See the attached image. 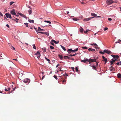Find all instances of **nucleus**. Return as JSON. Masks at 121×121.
I'll return each instance as SVG.
<instances>
[{
    "label": "nucleus",
    "instance_id": "obj_1",
    "mask_svg": "<svg viewBox=\"0 0 121 121\" xmlns=\"http://www.w3.org/2000/svg\"><path fill=\"white\" fill-rule=\"evenodd\" d=\"M35 55L36 56V57H37L38 59L41 56L40 54L38 51L37 53L35 54Z\"/></svg>",
    "mask_w": 121,
    "mask_h": 121
},
{
    "label": "nucleus",
    "instance_id": "obj_2",
    "mask_svg": "<svg viewBox=\"0 0 121 121\" xmlns=\"http://www.w3.org/2000/svg\"><path fill=\"white\" fill-rule=\"evenodd\" d=\"M23 81L24 82L26 83H29L30 82V80L28 78H26L25 79H24Z\"/></svg>",
    "mask_w": 121,
    "mask_h": 121
},
{
    "label": "nucleus",
    "instance_id": "obj_3",
    "mask_svg": "<svg viewBox=\"0 0 121 121\" xmlns=\"http://www.w3.org/2000/svg\"><path fill=\"white\" fill-rule=\"evenodd\" d=\"M106 2L108 4L110 5L113 3V1L112 0H107Z\"/></svg>",
    "mask_w": 121,
    "mask_h": 121
},
{
    "label": "nucleus",
    "instance_id": "obj_4",
    "mask_svg": "<svg viewBox=\"0 0 121 121\" xmlns=\"http://www.w3.org/2000/svg\"><path fill=\"white\" fill-rule=\"evenodd\" d=\"M5 15L7 18H9L10 19H12L11 16L10 14L6 13L5 14Z\"/></svg>",
    "mask_w": 121,
    "mask_h": 121
},
{
    "label": "nucleus",
    "instance_id": "obj_5",
    "mask_svg": "<svg viewBox=\"0 0 121 121\" xmlns=\"http://www.w3.org/2000/svg\"><path fill=\"white\" fill-rule=\"evenodd\" d=\"M103 51L105 53H106L108 54L112 53L109 50L105 49Z\"/></svg>",
    "mask_w": 121,
    "mask_h": 121
},
{
    "label": "nucleus",
    "instance_id": "obj_6",
    "mask_svg": "<svg viewBox=\"0 0 121 121\" xmlns=\"http://www.w3.org/2000/svg\"><path fill=\"white\" fill-rule=\"evenodd\" d=\"M95 16L94 17H91L88 18H85L84 19V21H87L92 19V18H95Z\"/></svg>",
    "mask_w": 121,
    "mask_h": 121
},
{
    "label": "nucleus",
    "instance_id": "obj_7",
    "mask_svg": "<svg viewBox=\"0 0 121 121\" xmlns=\"http://www.w3.org/2000/svg\"><path fill=\"white\" fill-rule=\"evenodd\" d=\"M10 13L13 15H16L15 10L14 9H13L12 11L10 12Z\"/></svg>",
    "mask_w": 121,
    "mask_h": 121
},
{
    "label": "nucleus",
    "instance_id": "obj_8",
    "mask_svg": "<svg viewBox=\"0 0 121 121\" xmlns=\"http://www.w3.org/2000/svg\"><path fill=\"white\" fill-rule=\"evenodd\" d=\"M102 57L103 59L105 61V63H106L107 62L108 60L106 58H105L103 56H102Z\"/></svg>",
    "mask_w": 121,
    "mask_h": 121
},
{
    "label": "nucleus",
    "instance_id": "obj_9",
    "mask_svg": "<svg viewBox=\"0 0 121 121\" xmlns=\"http://www.w3.org/2000/svg\"><path fill=\"white\" fill-rule=\"evenodd\" d=\"M88 61V59H86L85 60H81V61L82 62L86 63V61Z\"/></svg>",
    "mask_w": 121,
    "mask_h": 121
},
{
    "label": "nucleus",
    "instance_id": "obj_10",
    "mask_svg": "<svg viewBox=\"0 0 121 121\" xmlns=\"http://www.w3.org/2000/svg\"><path fill=\"white\" fill-rule=\"evenodd\" d=\"M20 15L21 17H24V18H26V19L27 17H26V16H25V15L22 13H20Z\"/></svg>",
    "mask_w": 121,
    "mask_h": 121
},
{
    "label": "nucleus",
    "instance_id": "obj_11",
    "mask_svg": "<svg viewBox=\"0 0 121 121\" xmlns=\"http://www.w3.org/2000/svg\"><path fill=\"white\" fill-rule=\"evenodd\" d=\"M90 60L91 61V62H96V59H92L90 58Z\"/></svg>",
    "mask_w": 121,
    "mask_h": 121
},
{
    "label": "nucleus",
    "instance_id": "obj_12",
    "mask_svg": "<svg viewBox=\"0 0 121 121\" xmlns=\"http://www.w3.org/2000/svg\"><path fill=\"white\" fill-rule=\"evenodd\" d=\"M83 28L81 27L80 28V32L81 33H82L83 31Z\"/></svg>",
    "mask_w": 121,
    "mask_h": 121
},
{
    "label": "nucleus",
    "instance_id": "obj_13",
    "mask_svg": "<svg viewBox=\"0 0 121 121\" xmlns=\"http://www.w3.org/2000/svg\"><path fill=\"white\" fill-rule=\"evenodd\" d=\"M72 49H69L67 50V52H68V53L69 54L71 52H72Z\"/></svg>",
    "mask_w": 121,
    "mask_h": 121
},
{
    "label": "nucleus",
    "instance_id": "obj_14",
    "mask_svg": "<svg viewBox=\"0 0 121 121\" xmlns=\"http://www.w3.org/2000/svg\"><path fill=\"white\" fill-rule=\"evenodd\" d=\"M12 19L13 20L17 22L19 20L17 18H14V19H13V18H12Z\"/></svg>",
    "mask_w": 121,
    "mask_h": 121
},
{
    "label": "nucleus",
    "instance_id": "obj_15",
    "mask_svg": "<svg viewBox=\"0 0 121 121\" xmlns=\"http://www.w3.org/2000/svg\"><path fill=\"white\" fill-rule=\"evenodd\" d=\"M91 15L92 16H94V17L95 16V18L96 17V16H97V14L93 13H91Z\"/></svg>",
    "mask_w": 121,
    "mask_h": 121
},
{
    "label": "nucleus",
    "instance_id": "obj_16",
    "mask_svg": "<svg viewBox=\"0 0 121 121\" xmlns=\"http://www.w3.org/2000/svg\"><path fill=\"white\" fill-rule=\"evenodd\" d=\"M117 76L118 78H121V74L120 73H119L117 75Z\"/></svg>",
    "mask_w": 121,
    "mask_h": 121
},
{
    "label": "nucleus",
    "instance_id": "obj_17",
    "mask_svg": "<svg viewBox=\"0 0 121 121\" xmlns=\"http://www.w3.org/2000/svg\"><path fill=\"white\" fill-rule=\"evenodd\" d=\"M93 68V69H95V70L97 71V69L96 68V67L94 65H93V66H92Z\"/></svg>",
    "mask_w": 121,
    "mask_h": 121
},
{
    "label": "nucleus",
    "instance_id": "obj_18",
    "mask_svg": "<svg viewBox=\"0 0 121 121\" xmlns=\"http://www.w3.org/2000/svg\"><path fill=\"white\" fill-rule=\"evenodd\" d=\"M28 21L30 23L32 22V23H34V21L33 20L29 19Z\"/></svg>",
    "mask_w": 121,
    "mask_h": 121
},
{
    "label": "nucleus",
    "instance_id": "obj_19",
    "mask_svg": "<svg viewBox=\"0 0 121 121\" xmlns=\"http://www.w3.org/2000/svg\"><path fill=\"white\" fill-rule=\"evenodd\" d=\"M4 90L6 91H10V88H8V89H7L6 88H5V89Z\"/></svg>",
    "mask_w": 121,
    "mask_h": 121
},
{
    "label": "nucleus",
    "instance_id": "obj_20",
    "mask_svg": "<svg viewBox=\"0 0 121 121\" xmlns=\"http://www.w3.org/2000/svg\"><path fill=\"white\" fill-rule=\"evenodd\" d=\"M38 29L39 30H41V31H44L45 30H44L43 29H41L39 27L38 28Z\"/></svg>",
    "mask_w": 121,
    "mask_h": 121
},
{
    "label": "nucleus",
    "instance_id": "obj_21",
    "mask_svg": "<svg viewBox=\"0 0 121 121\" xmlns=\"http://www.w3.org/2000/svg\"><path fill=\"white\" fill-rule=\"evenodd\" d=\"M119 57V56H118L115 55V58H114L115 59V60H117V59H118Z\"/></svg>",
    "mask_w": 121,
    "mask_h": 121
},
{
    "label": "nucleus",
    "instance_id": "obj_22",
    "mask_svg": "<svg viewBox=\"0 0 121 121\" xmlns=\"http://www.w3.org/2000/svg\"><path fill=\"white\" fill-rule=\"evenodd\" d=\"M36 31L37 32V34H38L39 33H41V34H43L44 33V32H41V31L39 32V31H38L37 30H36Z\"/></svg>",
    "mask_w": 121,
    "mask_h": 121
},
{
    "label": "nucleus",
    "instance_id": "obj_23",
    "mask_svg": "<svg viewBox=\"0 0 121 121\" xmlns=\"http://www.w3.org/2000/svg\"><path fill=\"white\" fill-rule=\"evenodd\" d=\"M64 58L65 59L68 58V59H69L70 58V57L67 56H64Z\"/></svg>",
    "mask_w": 121,
    "mask_h": 121
},
{
    "label": "nucleus",
    "instance_id": "obj_24",
    "mask_svg": "<svg viewBox=\"0 0 121 121\" xmlns=\"http://www.w3.org/2000/svg\"><path fill=\"white\" fill-rule=\"evenodd\" d=\"M88 50L89 51H95V49H92L91 48H90L88 49Z\"/></svg>",
    "mask_w": 121,
    "mask_h": 121
},
{
    "label": "nucleus",
    "instance_id": "obj_25",
    "mask_svg": "<svg viewBox=\"0 0 121 121\" xmlns=\"http://www.w3.org/2000/svg\"><path fill=\"white\" fill-rule=\"evenodd\" d=\"M76 55V54H73V55H72V54L68 55V54L67 55H68V56H75Z\"/></svg>",
    "mask_w": 121,
    "mask_h": 121
},
{
    "label": "nucleus",
    "instance_id": "obj_26",
    "mask_svg": "<svg viewBox=\"0 0 121 121\" xmlns=\"http://www.w3.org/2000/svg\"><path fill=\"white\" fill-rule=\"evenodd\" d=\"M60 46L64 51H65L66 50V49L62 45H60Z\"/></svg>",
    "mask_w": 121,
    "mask_h": 121
},
{
    "label": "nucleus",
    "instance_id": "obj_27",
    "mask_svg": "<svg viewBox=\"0 0 121 121\" xmlns=\"http://www.w3.org/2000/svg\"><path fill=\"white\" fill-rule=\"evenodd\" d=\"M28 12L29 13V15L30 14H31V13H32V11H31V9L29 10H28Z\"/></svg>",
    "mask_w": 121,
    "mask_h": 121
},
{
    "label": "nucleus",
    "instance_id": "obj_28",
    "mask_svg": "<svg viewBox=\"0 0 121 121\" xmlns=\"http://www.w3.org/2000/svg\"><path fill=\"white\" fill-rule=\"evenodd\" d=\"M90 44L91 45L97 46V45L95 43H90Z\"/></svg>",
    "mask_w": 121,
    "mask_h": 121
},
{
    "label": "nucleus",
    "instance_id": "obj_29",
    "mask_svg": "<svg viewBox=\"0 0 121 121\" xmlns=\"http://www.w3.org/2000/svg\"><path fill=\"white\" fill-rule=\"evenodd\" d=\"M44 22H47L50 24H51V22L48 21H44Z\"/></svg>",
    "mask_w": 121,
    "mask_h": 121
},
{
    "label": "nucleus",
    "instance_id": "obj_30",
    "mask_svg": "<svg viewBox=\"0 0 121 121\" xmlns=\"http://www.w3.org/2000/svg\"><path fill=\"white\" fill-rule=\"evenodd\" d=\"M59 57H60V59L61 60H62L63 59L62 56L61 55H59Z\"/></svg>",
    "mask_w": 121,
    "mask_h": 121
},
{
    "label": "nucleus",
    "instance_id": "obj_31",
    "mask_svg": "<svg viewBox=\"0 0 121 121\" xmlns=\"http://www.w3.org/2000/svg\"><path fill=\"white\" fill-rule=\"evenodd\" d=\"M24 24L26 25V26L27 27H28V23H24Z\"/></svg>",
    "mask_w": 121,
    "mask_h": 121
},
{
    "label": "nucleus",
    "instance_id": "obj_32",
    "mask_svg": "<svg viewBox=\"0 0 121 121\" xmlns=\"http://www.w3.org/2000/svg\"><path fill=\"white\" fill-rule=\"evenodd\" d=\"M89 30H87L86 31H84V33L85 34H87V33L88 32V31Z\"/></svg>",
    "mask_w": 121,
    "mask_h": 121
},
{
    "label": "nucleus",
    "instance_id": "obj_33",
    "mask_svg": "<svg viewBox=\"0 0 121 121\" xmlns=\"http://www.w3.org/2000/svg\"><path fill=\"white\" fill-rule=\"evenodd\" d=\"M44 33L43 34H46L47 35L49 36V34L48 32H44Z\"/></svg>",
    "mask_w": 121,
    "mask_h": 121
},
{
    "label": "nucleus",
    "instance_id": "obj_34",
    "mask_svg": "<svg viewBox=\"0 0 121 121\" xmlns=\"http://www.w3.org/2000/svg\"><path fill=\"white\" fill-rule=\"evenodd\" d=\"M45 59H46V60L48 61V63H50V61H49L50 60L49 59L47 58L46 57H45Z\"/></svg>",
    "mask_w": 121,
    "mask_h": 121
},
{
    "label": "nucleus",
    "instance_id": "obj_35",
    "mask_svg": "<svg viewBox=\"0 0 121 121\" xmlns=\"http://www.w3.org/2000/svg\"><path fill=\"white\" fill-rule=\"evenodd\" d=\"M14 2L13 1H11L10 3V5H11L13 4L14 3Z\"/></svg>",
    "mask_w": 121,
    "mask_h": 121
},
{
    "label": "nucleus",
    "instance_id": "obj_36",
    "mask_svg": "<svg viewBox=\"0 0 121 121\" xmlns=\"http://www.w3.org/2000/svg\"><path fill=\"white\" fill-rule=\"evenodd\" d=\"M82 48L84 49H87V48L86 46L82 47Z\"/></svg>",
    "mask_w": 121,
    "mask_h": 121
},
{
    "label": "nucleus",
    "instance_id": "obj_37",
    "mask_svg": "<svg viewBox=\"0 0 121 121\" xmlns=\"http://www.w3.org/2000/svg\"><path fill=\"white\" fill-rule=\"evenodd\" d=\"M33 48L35 49H36V47L35 45L34 44L33 45Z\"/></svg>",
    "mask_w": 121,
    "mask_h": 121
},
{
    "label": "nucleus",
    "instance_id": "obj_38",
    "mask_svg": "<svg viewBox=\"0 0 121 121\" xmlns=\"http://www.w3.org/2000/svg\"><path fill=\"white\" fill-rule=\"evenodd\" d=\"M42 49L43 50V52H45L46 51V50L45 48H42Z\"/></svg>",
    "mask_w": 121,
    "mask_h": 121
},
{
    "label": "nucleus",
    "instance_id": "obj_39",
    "mask_svg": "<svg viewBox=\"0 0 121 121\" xmlns=\"http://www.w3.org/2000/svg\"><path fill=\"white\" fill-rule=\"evenodd\" d=\"M99 53L100 54H104L105 53V52H104V51H103V52L100 51V52H99Z\"/></svg>",
    "mask_w": 121,
    "mask_h": 121
},
{
    "label": "nucleus",
    "instance_id": "obj_40",
    "mask_svg": "<svg viewBox=\"0 0 121 121\" xmlns=\"http://www.w3.org/2000/svg\"><path fill=\"white\" fill-rule=\"evenodd\" d=\"M75 70L76 72H78V68L77 67H76V68H75Z\"/></svg>",
    "mask_w": 121,
    "mask_h": 121
},
{
    "label": "nucleus",
    "instance_id": "obj_41",
    "mask_svg": "<svg viewBox=\"0 0 121 121\" xmlns=\"http://www.w3.org/2000/svg\"><path fill=\"white\" fill-rule=\"evenodd\" d=\"M74 21H77L78 20V19L77 18H73L72 19Z\"/></svg>",
    "mask_w": 121,
    "mask_h": 121
},
{
    "label": "nucleus",
    "instance_id": "obj_42",
    "mask_svg": "<svg viewBox=\"0 0 121 121\" xmlns=\"http://www.w3.org/2000/svg\"><path fill=\"white\" fill-rule=\"evenodd\" d=\"M50 48L52 49H54V47L52 46H50Z\"/></svg>",
    "mask_w": 121,
    "mask_h": 121
},
{
    "label": "nucleus",
    "instance_id": "obj_43",
    "mask_svg": "<svg viewBox=\"0 0 121 121\" xmlns=\"http://www.w3.org/2000/svg\"><path fill=\"white\" fill-rule=\"evenodd\" d=\"M54 78L55 79H56V80H57L58 78H57V77L55 75H54Z\"/></svg>",
    "mask_w": 121,
    "mask_h": 121
},
{
    "label": "nucleus",
    "instance_id": "obj_44",
    "mask_svg": "<svg viewBox=\"0 0 121 121\" xmlns=\"http://www.w3.org/2000/svg\"><path fill=\"white\" fill-rule=\"evenodd\" d=\"M111 64H110V65H112L113 64V62L112 61H110Z\"/></svg>",
    "mask_w": 121,
    "mask_h": 121
},
{
    "label": "nucleus",
    "instance_id": "obj_45",
    "mask_svg": "<svg viewBox=\"0 0 121 121\" xmlns=\"http://www.w3.org/2000/svg\"><path fill=\"white\" fill-rule=\"evenodd\" d=\"M59 41H56L54 42V43L56 44H57L59 43Z\"/></svg>",
    "mask_w": 121,
    "mask_h": 121
},
{
    "label": "nucleus",
    "instance_id": "obj_46",
    "mask_svg": "<svg viewBox=\"0 0 121 121\" xmlns=\"http://www.w3.org/2000/svg\"><path fill=\"white\" fill-rule=\"evenodd\" d=\"M108 29V28L107 27H105L104 28V31L107 30Z\"/></svg>",
    "mask_w": 121,
    "mask_h": 121
},
{
    "label": "nucleus",
    "instance_id": "obj_47",
    "mask_svg": "<svg viewBox=\"0 0 121 121\" xmlns=\"http://www.w3.org/2000/svg\"><path fill=\"white\" fill-rule=\"evenodd\" d=\"M112 61L113 62H114L116 60H114L113 59H112Z\"/></svg>",
    "mask_w": 121,
    "mask_h": 121
},
{
    "label": "nucleus",
    "instance_id": "obj_48",
    "mask_svg": "<svg viewBox=\"0 0 121 121\" xmlns=\"http://www.w3.org/2000/svg\"><path fill=\"white\" fill-rule=\"evenodd\" d=\"M88 61L89 62V64H91V61L90 60V59H88Z\"/></svg>",
    "mask_w": 121,
    "mask_h": 121
},
{
    "label": "nucleus",
    "instance_id": "obj_49",
    "mask_svg": "<svg viewBox=\"0 0 121 121\" xmlns=\"http://www.w3.org/2000/svg\"><path fill=\"white\" fill-rule=\"evenodd\" d=\"M111 56L113 57L114 58H115V55H111Z\"/></svg>",
    "mask_w": 121,
    "mask_h": 121
},
{
    "label": "nucleus",
    "instance_id": "obj_50",
    "mask_svg": "<svg viewBox=\"0 0 121 121\" xmlns=\"http://www.w3.org/2000/svg\"><path fill=\"white\" fill-rule=\"evenodd\" d=\"M0 15L1 16H3V15L1 13V12L0 11Z\"/></svg>",
    "mask_w": 121,
    "mask_h": 121
},
{
    "label": "nucleus",
    "instance_id": "obj_51",
    "mask_svg": "<svg viewBox=\"0 0 121 121\" xmlns=\"http://www.w3.org/2000/svg\"><path fill=\"white\" fill-rule=\"evenodd\" d=\"M6 19H7V18L6 17H5V16H4V20H6Z\"/></svg>",
    "mask_w": 121,
    "mask_h": 121
},
{
    "label": "nucleus",
    "instance_id": "obj_52",
    "mask_svg": "<svg viewBox=\"0 0 121 121\" xmlns=\"http://www.w3.org/2000/svg\"><path fill=\"white\" fill-rule=\"evenodd\" d=\"M51 44L52 45H54V44L53 43L51 42Z\"/></svg>",
    "mask_w": 121,
    "mask_h": 121
},
{
    "label": "nucleus",
    "instance_id": "obj_53",
    "mask_svg": "<svg viewBox=\"0 0 121 121\" xmlns=\"http://www.w3.org/2000/svg\"><path fill=\"white\" fill-rule=\"evenodd\" d=\"M120 61L117 63V65H120Z\"/></svg>",
    "mask_w": 121,
    "mask_h": 121
},
{
    "label": "nucleus",
    "instance_id": "obj_54",
    "mask_svg": "<svg viewBox=\"0 0 121 121\" xmlns=\"http://www.w3.org/2000/svg\"><path fill=\"white\" fill-rule=\"evenodd\" d=\"M108 19L109 21H111L112 20V19L110 18H108Z\"/></svg>",
    "mask_w": 121,
    "mask_h": 121
},
{
    "label": "nucleus",
    "instance_id": "obj_55",
    "mask_svg": "<svg viewBox=\"0 0 121 121\" xmlns=\"http://www.w3.org/2000/svg\"><path fill=\"white\" fill-rule=\"evenodd\" d=\"M101 17L100 16H96V17H95V18H97L98 17Z\"/></svg>",
    "mask_w": 121,
    "mask_h": 121
},
{
    "label": "nucleus",
    "instance_id": "obj_56",
    "mask_svg": "<svg viewBox=\"0 0 121 121\" xmlns=\"http://www.w3.org/2000/svg\"><path fill=\"white\" fill-rule=\"evenodd\" d=\"M6 26L7 27H8V28H9V25L8 24H7V25H6Z\"/></svg>",
    "mask_w": 121,
    "mask_h": 121
},
{
    "label": "nucleus",
    "instance_id": "obj_57",
    "mask_svg": "<svg viewBox=\"0 0 121 121\" xmlns=\"http://www.w3.org/2000/svg\"><path fill=\"white\" fill-rule=\"evenodd\" d=\"M65 82V81L64 80H63V84H65L64 83V82Z\"/></svg>",
    "mask_w": 121,
    "mask_h": 121
},
{
    "label": "nucleus",
    "instance_id": "obj_58",
    "mask_svg": "<svg viewBox=\"0 0 121 121\" xmlns=\"http://www.w3.org/2000/svg\"><path fill=\"white\" fill-rule=\"evenodd\" d=\"M98 65V62H96V66H97Z\"/></svg>",
    "mask_w": 121,
    "mask_h": 121
},
{
    "label": "nucleus",
    "instance_id": "obj_59",
    "mask_svg": "<svg viewBox=\"0 0 121 121\" xmlns=\"http://www.w3.org/2000/svg\"><path fill=\"white\" fill-rule=\"evenodd\" d=\"M110 68H112V69H114V68L112 67V66H111L110 67Z\"/></svg>",
    "mask_w": 121,
    "mask_h": 121
},
{
    "label": "nucleus",
    "instance_id": "obj_60",
    "mask_svg": "<svg viewBox=\"0 0 121 121\" xmlns=\"http://www.w3.org/2000/svg\"><path fill=\"white\" fill-rule=\"evenodd\" d=\"M16 87L15 88H13V90L11 92H12L13 91H14L15 90V89Z\"/></svg>",
    "mask_w": 121,
    "mask_h": 121
},
{
    "label": "nucleus",
    "instance_id": "obj_61",
    "mask_svg": "<svg viewBox=\"0 0 121 121\" xmlns=\"http://www.w3.org/2000/svg\"><path fill=\"white\" fill-rule=\"evenodd\" d=\"M55 41V40H53V39H52L51 40V42H54Z\"/></svg>",
    "mask_w": 121,
    "mask_h": 121
},
{
    "label": "nucleus",
    "instance_id": "obj_62",
    "mask_svg": "<svg viewBox=\"0 0 121 121\" xmlns=\"http://www.w3.org/2000/svg\"><path fill=\"white\" fill-rule=\"evenodd\" d=\"M78 50V48H77L76 49H75V52L77 51Z\"/></svg>",
    "mask_w": 121,
    "mask_h": 121
},
{
    "label": "nucleus",
    "instance_id": "obj_63",
    "mask_svg": "<svg viewBox=\"0 0 121 121\" xmlns=\"http://www.w3.org/2000/svg\"><path fill=\"white\" fill-rule=\"evenodd\" d=\"M59 65V64H57V65L56 66V68Z\"/></svg>",
    "mask_w": 121,
    "mask_h": 121
},
{
    "label": "nucleus",
    "instance_id": "obj_64",
    "mask_svg": "<svg viewBox=\"0 0 121 121\" xmlns=\"http://www.w3.org/2000/svg\"><path fill=\"white\" fill-rule=\"evenodd\" d=\"M118 41H119L118 42V43H119L121 41V40L119 39V40Z\"/></svg>",
    "mask_w": 121,
    "mask_h": 121
}]
</instances>
